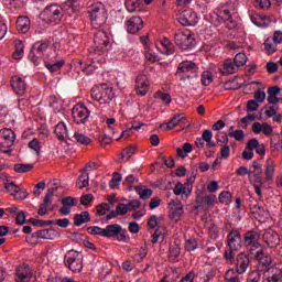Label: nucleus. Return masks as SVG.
Instances as JSON below:
<instances>
[{
	"mask_svg": "<svg viewBox=\"0 0 282 282\" xmlns=\"http://www.w3.org/2000/svg\"><path fill=\"white\" fill-rule=\"evenodd\" d=\"M94 48L89 50L88 58L90 59V63H85L83 61H79L80 69L87 76H91L96 69H98V64L100 63V59H98V56L100 54H105V52H108L109 47H111V41H109V35H107V31H105V28H101L97 32H95L94 36Z\"/></svg>",
	"mask_w": 282,
	"mask_h": 282,
	"instance_id": "1",
	"label": "nucleus"
},
{
	"mask_svg": "<svg viewBox=\"0 0 282 282\" xmlns=\"http://www.w3.org/2000/svg\"><path fill=\"white\" fill-rule=\"evenodd\" d=\"M78 0H67L63 8L58 7V4L47 6L41 13V17L44 19V21L54 23L55 21H61L63 19L64 10H66L68 14H72V12H78Z\"/></svg>",
	"mask_w": 282,
	"mask_h": 282,
	"instance_id": "2",
	"label": "nucleus"
},
{
	"mask_svg": "<svg viewBox=\"0 0 282 282\" xmlns=\"http://www.w3.org/2000/svg\"><path fill=\"white\" fill-rule=\"evenodd\" d=\"M87 13L90 17V24L95 30L105 28L107 24V19H109V13L107 12V8H105L102 2L90 4L87 8Z\"/></svg>",
	"mask_w": 282,
	"mask_h": 282,
	"instance_id": "3",
	"label": "nucleus"
},
{
	"mask_svg": "<svg viewBox=\"0 0 282 282\" xmlns=\"http://www.w3.org/2000/svg\"><path fill=\"white\" fill-rule=\"evenodd\" d=\"M176 76L183 83L185 80H193V78L199 77V67L193 61H183L177 66Z\"/></svg>",
	"mask_w": 282,
	"mask_h": 282,
	"instance_id": "4",
	"label": "nucleus"
},
{
	"mask_svg": "<svg viewBox=\"0 0 282 282\" xmlns=\"http://www.w3.org/2000/svg\"><path fill=\"white\" fill-rule=\"evenodd\" d=\"M214 19L217 23H226L227 30H235L237 28V21L232 19V10L228 3L220 4L217 12L214 13Z\"/></svg>",
	"mask_w": 282,
	"mask_h": 282,
	"instance_id": "5",
	"label": "nucleus"
},
{
	"mask_svg": "<svg viewBox=\"0 0 282 282\" xmlns=\"http://www.w3.org/2000/svg\"><path fill=\"white\" fill-rule=\"evenodd\" d=\"M64 265L78 274V272H83V256L76 250H69L64 256Z\"/></svg>",
	"mask_w": 282,
	"mask_h": 282,
	"instance_id": "6",
	"label": "nucleus"
},
{
	"mask_svg": "<svg viewBox=\"0 0 282 282\" xmlns=\"http://www.w3.org/2000/svg\"><path fill=\"white\" fill-rule=\"evenodd\" d=\"M90 96L99 105H109L113 100V88L107 86V84H102L100 88L91 89Z\"/></svg>",
	"mask_w": 282,
	"mask_h": 282,
	"instance_id": "7",
	"label": "nucleus"
},
{
	"mask_svg": "<svg viewBox=\"0 0 282 282\" xmlns=\"http://www.w3.org/2000/svg\"><path fill=\"white\" fill-rule=\"evenodd\" d=\"M174 41L180 50H193V47L196 45L195 37H193V33H191L188 30H178L174 34Z\"/></svg>",
	"mask_w": 282,
	"mask_h": 282,
	"instance_id": "8",
	"label": "nucleus"
},
{
	"mask_svg": "<svg viewBox=\"0 0 282 282\" xmlns=\"http://www.w3.org/2000/svg\"><path fill=\"white\" fill-rule=\"evenodd\" d=\"M72 116L75 124H83L87 127L89 124V118L91 116V111L85 104H77L73 107Z\"/></svg>",
	"mask_w": 282,
	"mask_h": 282,
	"instance_id": "9",
	"label": "nucleus"
},
{
	"mask_svg": "<svg viewBox=\"0 0 282 282\" xmlns=\"http://www.w3.org/2000/svg\"><path fill=\"white\" fill-rule=\"evenodd\" d=\"M48 47L50 43L47 42H35L32 45L29 53V59L33 62V65H35V67H39V65H41V61L43 59V56L47 52Z\"/></svg>",
	"mask_w": 282,
	"mask_h": 282,
	"instance_id": "10",
	"label": "nucleus"
},
{
	"mask_svg": "<svg viewBox=\"0 0 282 282\" xmlns=\"http://www.w3.org/2000/svg\"><path fill=\"white\" fill-rule=\"evenodd\" d=\"M104 237H107V239L116 238L117 241H127V239H129V234L122 226L112 224L107 225L106 228H104Z\"/></svg>",
	"mask_w": 282,
	"mask_h": 282,
	"instance_id": "11",
	"label": "nucleus"
},
{
	"mask_svg": "<svg viewBox=\"0 0 282 282\" xmlns=\"http://www.w3.org/2000/svg\"><path fill=\"white\" fill-rule=\"evenodd\" d=\"M178 23L185 26L195 28L199 23V15L193 9L184 10L178 17Z\"/></svg>",
	"mask_w": 282,
	"mask_h": 282,
	"instance_id": "12",
	"label": "nucleus"
},
{
	"mask_svg": "<svg viewBox=\"0 0 282 282\" xmlns=\"http://www.w3.org/2000/svg\"><path fill=\"white\" fill-rule=\"evenodd\" d=\"M227 246L229 250H240L243 246V240L241 239V231L237 228H232L227 235Z\"/></svg>",
	"mask_w": 282,
	"mask_h": 282,
	"instance_id": "13",
	"label": "nucleus"
},
{
	"mask_svg": "<svg viewBox=\"0 0 282 282\" xmlns=\"http://www.w3.org/2000/svg\"><path fill=\"white\" fill-rule=\"evenodd\" d=\"M254 258L258 261V272H265L272 265V257L263 249L258 250Z\"/></svg>",
	"mask_w": 282,
	"mask_h": 282,
	"instance_id": "14",
	"label": "nucleus"
},
{
	"mask_svg": "<svg viewBox=\"0 0 282 282\" xmlns=\"http://www.w3.org/2000/svg\"><path fill=\"white\" fill-rule=\"evenodd\" d=\"M234 263L238 274H246V272H248V268H250V254L240 252L236 256Z\"/></svg>",
	"mask_w": 282,
	"mask_h": 282,
	"instance_id": "15",
	"label": "nucleus"
},
{
	"mask_svg": "<svg viewBox=\"0 0 282 282\" xmlns=\"http://www.w3.org/2000/svg\"><path fill=\"white\" fill-rule=\"evenodd\" d=\"M33 272L29 264H20L15 269V282H30L32 281Z\"/></svg>",
	"mask_w": 282,
	"mask_h": 282,
	"instance_id": "16",
	"label": "nucleus"
},
{
	"mask_svg": "<svg viewBox=\"0 0 282 282\" xmlns=\"http://www.w3.org/2000/svg\"><path fill=\"white\" fill-rule=\"evenodd\" d=\"M14 140H17V134L12 129L3 128L0 133V144H3L6 149H10L14 144Z\"/></svg>",
	"mask_w": 282,
	"mask_h": 282,
	"instance_id": "17",
	"label": "nucleus"
},
{
	"mask_svg": "<svg viewBox=\"0 0 282 282\" xmlns=\"http://www.w3.org/2000/svg\"><path fill=\"white\" fill-rule=\"evenodd\" d=\"M126 25L129 34H138L144 28V21L140 17H132L127 21Z\"/></svg>",
	"mask_w": 282,
	"mask_h": 282,
	"instance_id": "18",
	"label": "nucleus"
},
{
	"mask_svg": "<svg viewBox=\"0 0 282 282\" xmlns=\"http://www.w3.org/2000/svg\"><path fill=\"white\" fill-rule=\"evenodd\" d=\"M134 89L137 96H144L149 93V79L147 78V75H139L135 78Z\"/></svg>",
	"mask_w": 282,
	"mask_h": 282,
	"instance_id": "19",
	"label": "nucleus"
},
{
	"mask_svg": "<svg viewBox=\"0 0 282 282\" xmlns=\"http://www.w3.org/2000/svg\"><path fill=\"white\" fill-rule=\"evenodd\" d=\"M282 279V270L276 267H270L264 271L263 282H279Z\"/></svg>",
	"mask_w": 282,
	"mask_h": 282,
	"instance_id": "20",
	"label": "nucleus"
},
{
	"mask_svg": "<svg viewBox=\"0 0 282 282\" xmlns=\"http://www.w3.org/2000/svg\"><path fill=\"white\" fill-rule=\"evenodd\" d=\"M259 239H261V234L257 230H249L245 234L243 243L245 246H253V248H259L261 243H259Z\"/></svg>",
	"mask_w": 282,
	"mask_h": 282,
	"instance_id": "21",
	"label": "nucleus"
},
{
	"mask_svg": "<svg viewBox=\"0 0 282 282\" xmlns=\"http://www.w3.org/2000/svg\"><path fill=\"white\" fill-rule=\"evenodd\" d=\"M11 87L13 91L17 94V96H23V94H25V90H26L25 82L23 80V78L19 76H13L11 78Z\"/></svg>",
	"mask_w": 282,
	"mask_h": 282,
	"instance_id": "22",
	"label": "nucleus"
},
{
	"mask_svg": "<svg viewBox=\"0 0 282 282\" xmlns=\"http://www.w3.org/2000/svg\"><path fill=\"white\" fill-rule=\"evenodd\" d=\"M32 237L36 239H56V237H61V234L55 229H41L32 234Z\"/></svg>",
	"mask_w": 282,
	"mask_h": 282,
	"instance_id": "23",
	"label": "nucleus"
},
{
	"mask_svg": "<svg viewBox=\"0 0 282 282\" xmlns=\"http://www.w3.org/2000/svg\"><path fill=\"white\" fill-rule=\"evenodd\" d=\"M219 72L221 76H229V74H235L237 72V66L232 59L228 58L223 63Z\"/></svg>",
	"mask_w": 282,
	"mask_h": 282,
	"instance_id": "24",
	"label": "nucleus"
},
{
	"mask_svg": "<svg viewBox=\"0 0 282 282\" xmlns=\"http://www.w3.org/2000/svg\"><path fill=\"white\" fill-rule=\"evenodd\" d=\"M17 30L22 34L30 32V18L25 15L19 17L17 20Z\"/></svg>",
	"mask_w": 282,
	"mask_h": 282,
	"instance_id": "25",
	"label": "nucleus"
},
{
	"mask_svg": "<svg viewBox=\"0 0 282 282\" xmlns=\"http://www.w3.org/2000/svg\"><path fill=\"white\" fill-rule=\"evenodd\" d=\"M88 221H91L89 212H82L80 214H76L74 216V226L80 227L83 224H88Z\"/></svg>",
	"mask_w": 282,
	"mask_h": 282,
	"instance_id": "26",
	"label": "nucleus"
},
{
	"mask_svg": "<svg viewBox=\"0 0 282 282\" xmlns=\"http://www.w3.org/2000/svg\"><path fill=\"white\" fill-rule=\"evenodd\" d=\"M173 206V212H172V217L175 221H180V218L182 215H184V206H182V202L180 200H174L172 202Z\"/></svg>",
	"mask_w": 282,
	"mask_h": 282,
	"instance_id": "27",
	"label": "nucleus"
},
{
	"mask_svg": "<svg viewBox=\"0 0 282 282\" xmlns=\"http://www.w3.org/2000/svg\"><path fill=\"white\" fill-rule=\"evenodd\" d=\"M54 133L61 142L65 140V135H67V124L65 122H59L55 126Z\"/></svg>",
	"mask_w": 282,
	"mask_h": 282,
	"instance_id": "28",
	"label": "nucleus"
},
{
	"mask_svg": "<svg viewBox=\"0 0 282 282\" xmlns=\"http://www.w3.org/2000/svg\"><path fill=\"white\" fill-rule=\"evenodd\" d=\"M44 65L51 74H54L56 72H61L63 69V66L65 65V61L61 59L57 62H44Z\"/></svg>",
	"mask_w": 282,
	"mask_h": 282,
	"instance_id": "29",
	"label": "nucleus"
},
{
	"mask_svg": "<svg viewBox=\"0 0 282 282\" xmlns=\"http://www.w3.org/2000/svg\"><path fill=\"white\" fill-rule=\"evenodd\" d=\"M264 239L269 248H276L279 246V234L276 232H267Z\"/></svg>",
	"mask_w": 282,
	"mask_h": 282,
	"instance_id": "30",
	"label": "nucleus"
},
{
	"mask_svg": "<svg viewBox=\"0 0 282 282\" xmlns=\"http://www.w3.org/2000/svg\"><path fill=\"white\" fill-rule=\"evenodd\" d=\"M25 46L22 41H15V52L12 54L14 61H21L23 58Z\"/></svg>",
	"mask_w": 282,
	"mask_h": 282,
	"instance_id": "31",
	"label": "nucleus"
},
{
	"mask_svg": "<svg viewBox=\"0 0 282 282\" xmlns=\"http://www.w3.org/2000/svg\"><path fill=\"white\" fill-rule=\"evenodd\" d=\"M74 139L76 140V142L78 144H83L84 147H89V144H91V138H89L88 135L80 133V132H75L74 133Z\"/></svg>",
	"mask_w": 282,
	"mask_h": 282,
	"instance_id": "32",
	"label": "nucleus"
},
{
	"mask_svg": "<svg viewBox=\"0 0 282 282\" xmlns=\"http://www.w3.org/2000/svg\"><path fill=\"white\" fill-rule=\"evenodd\" d=\"M174 195H182V199H187L189 194L186 185L180 182L176 183V185L174 186Z\"/></svg>",
	"mask_w": 282,
	"mask_h": 282,
	"instance_id": "33",
	"label": "nucleus"
},
{
	"mask_svg": "<svg viewBox=\"0 0 282 282\" xmlns=\"http://www.w3.org/2000/svg\"><path fill=\"white\" fill-rule=\"evenodd\" d=\"M239 274L237 272V269H229L226 273H225V281L226 282H241V279H239Z\"/></svg>",
	"mask_w": 282,
	"mask_h": 282,
	"instance_id": "34",
	"label": "nucleus"
},
{
	"mask_svg": "<svg viewBox=\"0 0 282 282\" xmlns=\"http://www.w3.org/2000/svg\"><path fill=\"white\" fill-rule=\"evenodd\" d=\"M193 151V145L188 142L183 144V148H177L176 149V155H178V158H187L188 153H191Z\"/></svg>",
	"mask_w": 282,
	"mask_h": 282,
	"instance_id": "35",
	"label": "nucleus"
},
{
	"mask_svg": "<svg viewBox=\"0 0 282 282\" xmlns=\"http://www.w3.org/2000/svg\"><path fill=\"white\" fill-rule=\"evenodd\" d=\"M34 169V164L17 163L13 165L15 173H30Z\"/></svg>",
	"mask_w": 282,
	"mask_h": 282,
	"instance_id": "36",
	"label": "nucleus"
},
{
	"mask_svg": "<svg viewBox=\"0 0 282 282\" xmlns=\"http://www.w3.org/2000/svg\"><path fill=\"white\" fill-rule=\"evenodd\" d=\"M142 2L140 0H126L124 1V7L128 12L132 13L138 11V8H140Z\"/></svg>",
	"mask_w": 282,
	"mask_h": 282,
	"instance_id": "37",
	"label": "nucleus"
},
{
	"mask_svg": "<svg viewBox=\"0 0 282 282\" xmlns=\"http://www.w3.org/2000/svg\"><path fill=\"white\" fill-rule=\"evenodd\" d=\"M250 210L252 215H254L256 219H259V217H265L268 215L265 208L259 205H251Z\"/></svg>",
	"mask_w": 282,
	"mask_h": 282,
	"instance_id": "38",
	"label": "nucleus"
},
{
	"mask_svg": "<svg viewBox=\"0 0 282 282\" xmlns=\"http://www.w3.org/2000/svg\"><path fill=\"white\" fill-rule=\"evenodd\" d=\"M4 188H6V191H8V193L13 195V197H14L19 193L20 186L10 180H7L4 182Z\"/></svg>",
	"mask_w": 282,
	"mask_h": 282,
	"instance_id": "39",
	"label": "nucleus"
},
{
	"mask_svg": "<svg viewBox=\"0 0 282 282\" xmlns=\"http://www.w3.org/2000/svg\"><path fill=\"white\" fill-rule=\"evenodd\" d=\"M232 62L236 67H243L248 63V56H246V53H238Z\"/></svg>",
	"mask_w": 282,
	"mask_h": 282,
	"instance_id": "40",
	"label": "nucleus"
},
{
	"mask_svg": "<svg viewBox=\"0 0 282 282\" xmlns=\"http://www.w3.org/2000/svg\"><path fill=\"white\" fill-rule=\"evenodd\" d=\"M264 175L267 180H272L274 177V162L271 159L267 160Z\"/></svg>",
	"mask_w": 282,
	"mask_h": 282,
	"instance_id": "41",
	"label": "nucleus"
},
{
	"mask_svg": "<svg viewBox=\"0 0 282 282\" xmlns=\"http://www.w3.org/2000/svg\"><path fill=\"white\" fill-rule=\"evenodd\" d=\"M224 89L226 91H231V90L241 89V86L237 84V77H234L232 79H229L224 84Z\"/></svg>",
	"mask_w": 282,
	"mask_h": 282,
	"instance_id": "42",
	"label": "nucleus"
},
{
	"mask_svg": "<svg viewBox=\"0 0 282 282\" xmlns=\"http://www.w3.org/2000/svg\"><path fill=\"white\" fill-rule=\"evenodd\" d=\"M200 83L204 87H208L213 83V73L210 70H205L202 73Z\"/></svg>",
	"mask_w": 282,
	"mask_h": 282,
	"instance_id": "43",
	"label": "nucleus"
},
{
	"mask_svg": "<svg viewBox=\"0 0 282 282\" xmlns=\"http://www.w3.org/2000/svg\"><path fill=\"white\" fill-rule=\"evenodd\" d=\"M154 98L162 100L165 105H171V102H173V99L169 93H163L160 90L154 94Z\"/></svg>",
	"mask_w": 282,
	"mask_h": 282,
	"instance_id": "44",
	"label": "nucleus"
},
{
	"mask_svg": "<svg viewBox=\"0 0 282 282\" xmlns=\"http://www.w3.org/2000/svg\"><path fill=\"white\" fill-rule=\"evenodd\" d=\"M181 252L182 251L180 249V246L171 245L170 249H169V259H172L173 261H176V259L180 257Z\"/></svg>",
	"mask_w": 282,
	"mask_h": 282,
	"instance_id": "45",
	"label": "nucleus"
},
{
	"mask_svg": "<svg viewBox=\"0 0 282 282\" xmlns=\"http://www.w3.org/2000/svg\"><path fill=\"white\" fill-rule=\"evenodd\" d=\"M135 153V147H128L122 150L121 152V160H126V162H129L131 160V155Z\"/></svg>",
	"mask_w": 282,
	"mask_h": 282,
	"instance_id": "46",
	"label": "nucleus"
},
{
	"mask_svg": "<svg viewBox=\"0 0 282 282\" xmlns=\"http://www.w3.org/2000/svg\"><path fill=\"white\" fill-rule=\"evenodd\" d=\"M197 247H198V243H197V239L195 238H191L185 241V250L187 252H195V250H197Z\"/></svg>",
	"mask_w": 282,
	"mask_h": 282,
	"instance_id": "47",
	"label": "nucleus"
},
{
	"mask_svg": "<svg viewBox=\"0 0 282 282\" xmlns=\"http://www.w3.org/2000/svg\"><path fill=\"white\" fill-rule=\"evenodd\" d=\"M264 50H265L267 54L272 55V54H274V52H276V44L272 43V40H270V37H268L264 41Z\"/></svg>",
	"mask_w": 282,
	"mask_h": 282,
	"instance_id": "48",
	"label": "nucleus"
},
{
	"mask_svg": "<svg viewBox=\"0 0 282 282\" xmlns=\"http://www.w3.org/2000/svg\"><path fill=\"white\" fill-rule=\"evenodd\" d=\"M216 140H217L218 147H224V145L228 144V142H229L228 133L219 132L216 137Z\"/></svg>",
	"mask_w": 282,
	"mask_h": 282,
	"instance_id": "49",
	"label": "nucleus"
},
{
	"mask_svg": "<svg viewBox=\"0 0 282 282\" xmlns=\"http://www.w3.org/2000/svg\"><path fill=\"white\" fill-rule=\"evenodd\" d=\"M62 204L64 206H68L69 208H72L73 206H78V198H74L72 196H66V197L62 198Z\"/></svg>",
	"mask_w": 282,
	"mask_h": 282,
	"instance_id": "50",
	"label": "nucleus"
},
{
	"mask_svg": "<svg viewBox=\"0 0 282 282\" xmlns=\"http://www.w3.org/2000/svg\"><path fill=\"white\" fill-rule=\"evenodd\" d=\"M29 149H32L33 151H35V153L37 155L41 154V141H39V139L34 138L33 140H31L29 142Z\"/></svg>",
	"mask_w": 282,
	"mask_h": 282,
	"instance_id": "51",
	"label": "nucleus"
},
{
	"mask_svg": "<svg viewBox=\"0 0 282 282\" xmlns=\"http://www.w3.org/2000/svg\"><path fill=\"white\" fill-rule=\"evenodd\" d=\"M250 175H253L254 182L261 184L263 182V170H249Z\"/></svg>",
	"mask_w": 282,
	"mask_h": 282,
	"instance_id": "52",
	"label": "nucleus"
},
{
	"mask_svg": "<svg viewBox=\"0 0 282 282\" xmlns=\"http://www.w3.org/2000/svg\"><path fill=\"white\" fill-rule=\"evenodd\" d=\"M78 180L82 183V185H79V188H87V186H89V173L83 172L79 175Z\"/></svg>",
	"mask_w": 282,
	"mask_h": 282,
	"instance_id": "53",
	"label": "nucleus"
},
{
	"mask_svg": "<svg viewBox=\"0 0 282 282\" xmlns=\"http://www.w3.org/2000/svg\"><path fill=\"white\" fill-rule=\"evenodd\" d=\"M261 281V271L253 270L249 273L247 282H260Z\"/></svg>",
	"mask_w": 282,
	"mask_h": 282,
	"instance_id": "54",
	"label": "nucleus"
},
{
	"mask_svg": "<svg viewBox=\"0 0 282 282\" xmlns=\"http://www.w3.org/2000/svg\"><path fill=\"white\" fill-rule=\"evenodd\" d=\"M87 231L89 235H98L99 237H105V228L98 226L88 227Z\"/></svg>",
	"mask_w": 282,
	"mask_h": 282,
	"instance_id": "55",
	"label": "nucleus"
},
{
	"mask_svg": "<svg viewBox=\"0 0 282 282\" xmlns=\"http://www.w3.org/2000/svg\"><path fill=\"white\" fill-rule=\"evenodd\" d=\"M109 210H111V206L107 203L97 206V215H99V217H102V215H106Z\"/></svg>",
	"mask_w": 282,
	"mask_h": 282,
	"instance_id": "56",
	"label": "nucleus"
},
{
	"mask_svg": "<svg viewBox=\"0 0 282 282\" xmlns=\"http://www.w3.org/2000/svg\"><path fill=\"white\" fill-rule=\"evenodd\" d=\"M145 58L149 63H155L158 61V56L149 46L145 47Z\"/></svg>",
	"mask_w": 282,
	"mask_h": 282,
	"instance_id": "57",
	"label": "nucleus"
},
{
	"mask_svg": "<svg viewBox=\"0 0 282 282\" xmlns=\"http://www.w3.org/2000/svg\"><path fill=\"white\" fill-rule=\"evenodd\" d=\"M138 195L140 199H149L151 195H153V189L151 188L139 189Z\"/></svg>",
	"mask_w": 282,
	"mask_h": 282,
	"instance_id": "58",
	"label": "nucleus"
},
{
	"mask_svg": "<svg viewBox=\"0 0 282 282\" xmlns=\"http://www.w3.org/2000/svg\"><path fill=\"white\" fill-rule=\"evenodd\" d=\"M229 138H235V140L241 142V140L246 138V133L243 132V130H236L234 132H229Z\"/></svg>",
	"mask_w": 282,
	"mask_h": 282,
	"instance_id": "59",
	"label": "nucleus"
},
{
	"mask_svg": "<svg viewBox=\"0 0 282 282\" xmlns=\"http://www.w3.org/2000/svg\"><path fill=\"white\" fill-rule=\"evenodd\" d=\"M215 199H217V196L215 195H207L203 198V204L210 208V206H215Z\"/></svg>",
	"mask_w": 282,
	"mask_h": 282,
	"instance_id": "60",
	"label": "nucleus"
},
{
	"mask_svg": "<svg viewBox=\"0 0 282 282\" xmlns=\"http://www.w3.org/2000/svg\"><path fill=\"white\" fill-rule=\"evenodd\" d=\"M235 251L236 250H232V249H229L227 251H225V259L228 263L232 264L235 263Z\"/></svg>",
	"mask_w": 282,
	"mask_h": 282,
	"instance_id": "61",
	"label": "nucleus"
},
{
	"mask_svg": "<svg viewBox=\"0 0 282 282\" xmlns=\"http://www.w3.org/2000/svg\"><path fill=\"white\" fill-rule=\"evenodd\" d=\"M259 109V101L251 99L247 102V111H257Z\"/></svg>",
	"mask_w": 282,
	"mask_h": 282,
	"instance_id": "62",
	"label": "nucleus"
},
{
	"mask_svg": "<svg viewBox=\"0 0 282 282\" xmlns=\"http://www.w3.org/2000/svg\"><path fill=\"white\" fill-rule=\"evenodd\" d=\"M253 100H256V102H264L265 101V91L263 90H257L253 95Z\"/></svg>",
	"mask_w": 282,
	"mask_h": 282,
	"instance_id": "63",
	"label": "nucleus"
},
{
	"mask_svg": "<svg viewBox=\"0 0 282 282\" xmlns=\"http://www.w3.org/2000/svg\"><path fill=\"white\" fill-rule=\"evenodd\" d=\"M195 271H189L185 276H183L178 282H195Z\"/></svg>",
	"mask_w": 282,
	"mask_h": 282,
	"instance_id": "64",
	"label": "nucleus"
}]
</instances>
